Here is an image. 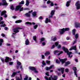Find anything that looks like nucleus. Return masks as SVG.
<instances>
[{
    "instance_id": "1",
    "label": "nucleus",
    "mask_w": 80,
    "mask_h": 80,
    "mask_svg": "<svg viewBox=\"0 0 80 80\" xmlns=\"http://www.w3.org/2000/svg\"><path fill=\"white\" fill-rule=\"evenodd\" d=\"M62 48V50H63L64 51L65 53H67L68 55V57L69 58H72V55L70 56V54H72V52H69V51H68V49L65 48V47H63Z\"/></svg>"
},
{
    "instance_id": "2",
    "label": "nucleus",
    "mask_w": 80,
    "mask_h": 80,
    "mask_svg": "<svg viewBox=\"0 0 80 80\" xmlns=\"http://www.w3.org/2000/svg\"><path fill=\"white\" fill-rule=\"evenodd\" d=\"M44 78L46 80H51V78L52 79V80H57V76L54 75L52 77V76H51V77H49V79L47 77L45 76Z\"/></svg>"
},
{
    "instance_id": "3",
    "label": "nucleus",
    "mask_w": 80,
    "mask_h": 80,
    "mask_svg": "<svg viewBox=\"0 0 80 80\" xmlns=\"http://www.w3.org/2000/svg\"><path fill=\"white\" fill-rule=\"evenodd\" d=\"M22 29H23V28H21L19 27H17L16 28H15L13 30L14 32H15V33H12V34L13 35H15V34H16V33H18V32H19V31H18V30H22Z\"/></svg>"
},
{
    "instance_id": "4",
    "label": "nucleus",
    "mask_w": 80,
    "mask_h": 80,
    "mask_svg": "<svg viewBox=\"0 0 80 80\" xmlns=\"http://www.w3.org/2000/svg\"><path fill=\"white\" fill-rule=\"evenodd\" d=\"M70 30V29L68 28H66L65 29L63 28L62 29H60L59 32L61 34H63L64 32L68 31V30Z\"/></svg>"
},
{
    "instance_id": "5",
    "label": "nucleus",
    "mask_w": 80,
    "mask_h": 80,
    "mask_svg": "<svg viewBox=\"0 0 80 80\" xmlns=\"http://www.w3.org/2000/svg\"><path fill=\"white\" fill-rule=\"evenodd\" d=\"M3 20V17H0V25H0V27H4L6 26V24H3L4 23V22L3 21L1 22V20Z\"/></svg>"
},
{
    "instance_id": "6",
    "label": "nucleus",
    "mask_w": 80,
    "mask_h": 80,
    "mask_svg": "<svg viewBox=\"0 0 80 80\" xmlns=\"http://www.w3.org/2000/svg\"><path fill=\"white\" fill-rule=\"evenodd\" d=\"M29 68L31 70L34 71V72L36 73H38V71L36 70V68L34 67H29Z\"/></svg>"
},
{
    "instance_id": "7",
    "label": "nucleus",
    "mask_w": 80,
    "mask_h": 80,
    "mask_svg": "<svg viewBox=\"0 0 80 80\" xmlns=\"http://www.w3.org/2000/svg\"><path fill=\"white\" fill-rule=\"evenodd\" d=\"M6 13H7V11H2L1 12V16H3V15H4V17L5 18L7 17V15L6 14Z\"/></svg>"
},
{
    "instance_id": "8",
    "label": "nucleus",
    "mask_w": 80,
    "mask_h": 80,
    "mask_svg": "<svg viewBox=\"0 0 80 80\" xmlns=\"http://www.w3.org/2000/svg\"><path fill=\"white\" fill-rule=\"evenodd\" d=\"M75 6L76 7V9L77 10H78L80 9V2L78 1L75 4Z\"/></svg>"
},
{
    "instance_id": "9",
    "label": "nucleus",
    "mask_w": 80,
    "mask_h": 80,
    "mask_svg": "<svg viewBox=\"0 0 80 80\" xmlns=\"http://www.w3.org/2000/svg\"><path fill=\"white\" fill-rule=\"evenodd\" d=\"M21 7L20 5H19L16 6V10H19L20 9V12L21 11H23V8H21Z\"/></svg>"
},
{
    "instance_id": "10",
    "label": "nucleus",
    "mask_w": 80,
    "mask_h": 80,
    "mask_svg": "<svg viewBox=\"0 0 80 80\" xmlns=\"http://www.w3.org/2000/svg\"><path fill=\"white\" fill-rule=\"evenodd\" d=\"M7 3L5 0H2V3L0 2V6L1 5H7Z\"/></svg>"
},
{
    "instance_id": "11",
    "label": "nucleus",
    "mask_w": 80,
    "mask_h": 80,
    "mask_svg": "<svg viewBox=\"0 0 80 80\" xmlns=\"http://www.w3.org/2000/svg\"><path fill=\"white\" fill-rule=\"evenodd\" d=\"M57 53H59L58 54V55H60V54H62V53H63V51H55L54 52V53L55 54V55H56Z\"/></svg>"
},
{
    "instance_id": "12",
    "label": "nucleus",
    "mask_w": 80,
    "mask_h": 80,
    "mask_svg": "<svg viewBox=\"0 0 80 80\" xmlns=\"http://www.w3.org/2000/svg\"><path fill=\"white\" fill-rule=\"evenodd\" d=\"M55 11L54 10H52L50 13L51 15L49 16V18H52L53 17V15L55 14Z\"/></svg>"
},
{
    "instance_id": "13",
    "label": "nucleus",
    "mask_w": 80,
    "mask_h": 80,
    "mask_svg": "<svg viewBox=\"0 0 80 80\" xmlns=\"http://www.w3.org/2000/svg\"><path fill=\"white\" fill-rule=\"evenodd\" d=\"M59 59L61 62L62 65L64 63L66 62V61L67 60V59H60V58H59Z\"/></svg>"
},
{
    "instance_id": "14",
    "label": "nucleus",
    "mask_w": 80,
    "mask_h": 80,
    "mask_svg": "<svg viewBox=\"0 0 80 80\" xmlns=\"http://www.w3.org/2000/svg\"><path fill=\"white\" fill-rule=\"evenodd\" d=\"M72 50H74L75 51H77V46H73L71 48L69 49L70 51H71Z\"/></svg>"
},
{
    "instance_id": "15",
    "label": "nucleus",
    "mask_w": 80,
    "mask_h": 80,
    "mask_svg": "<svg viewBox=\"0 0 80 80\" xmlns=\"http://www.w3.org/2000/svg\"><path fill=\"white\" fill-rule=\"evenodd\" d=\"M73 70L74 71L75 75H76V77H77V72H76L77 70V68L76 67H73Z\"/></svg>"
},
{
    "instance_id": "16",
    "label": "nucleus",
    "mask_w": 80,
    "mask_h": 80,
    "mask_svg": "<svg viewBox=\"0 0 80 80\" xmlns=\"http://www.w3.org/2000/svg\"><path fill=\"white\" fill-rule=\"evenodd\" d=\"M74 25L76 28H78L80 27V23L78 22H76L74 23Z\"/></svg>"
},
{
    "instance_id": "17",
    "label": "nucleus",
    "mask_w": 80,
    "mask_h": 80,
    "mask_svg": "<svg viewBox=\"0 0 80 80\" xmlns=\"http://www.w3.org/2000/svg\"><path fill=\"white\" fill-rule=\"evenodd\" d=\"M33 12V10H31V11H29L28 13H26L25 15L27 17H30V13H31Z\"/></svg>"
},
{
    "instance_id": "18",
    "label": "nucleus",
    "mask_w": 80,
    "mask_h": 80,
    "mask_svg": "<svg viewBox=\"0 0 80 80\" xmlns=\"http://www.w3.org/2000/svg\"><path fill=\"white\" fill-rule=\"evenodd\" d=\"M5 62H8L9 61H11L12 60L11 59H10L8 57H6L5 59Z\"/></svg>"
},
{
    "instance_id": "19",
    "label": "nucleus",
    "mask_w": 80,
    "mask_h": 80,
    "mask_svg": "<svg viewBox=\"0 0 80 80\" xmlns=\"http://www.w3.org/2000/svg\"><path fill=\"white\" fill-rule=\"evenodd\" d=\"M20 72V71H18L17 72H14L12 73V75H11L12 77H15V75L17 74V73H19Z\"/></svg>"
},
{
    "instance_id": "20",
    "label": "nucleus",
    "mask_w": 80,
    "mask_h": 80,
    "mask_svg": "<svg viewBox=\"0 0 80 80\" xmlns=\"http://www.w3.org/2000/svg\"><path fill=\"white\" fill-rule=\"evenodd\" d=\"M51 22V20L50 19H48V18H46L45 22L46 23H47L48 22Z\"/></svg>"
},
{
    "instance_id": "21",
    "label": "nucleus",
    "mask_w": 80,
    "mask_h": 80,
    "mask_svg": "<svg viewBox=\"0 0 80 80\" xmlns=\"http://www.w3.org/2000/svg\"><path fill=\"white\" fill-rule=\"evenodd\" d=\"M53 67V66H51L50 67H47L46 68V70H50V69H52V68Z\"/></svg>"
},
{
    "instance_id": "22",
    "label": "nucleus",
    "mask_w": 80,
    "mask_h": 80,
    "mask_svg": "<svg viewBox=\"0 0 80 80\" xmlns=\"http://www.w3.org/2000/svg\"><path fill=\"white\" fill-rule=\"evenodd\" d=\"M57 40V38L55 37H52L51 38V40H52V41H54V42H55V41H56Z\"/></svg>"
},
{
    "instance_id": "23",
    "label": "nucleus",
    "mask_w": 80,
    "mask_h": 80,
    "mask_svg": "<svg viewBox=\"0 0 80 80\" xmlns=\"http://www.w3.org/2000/svg\"><path fill=\"white\" fill-rule=\"evenodd\" d=\"M17 64L18 66H17V69H18V66L20 65H21V62H19L18 61H17Z\"/></svg>"
},
{
    "instance_id": "24",
    "label": "nucleus",
    "mask_w": 80,
    "mask_h": 80,
    "mask_svg": "<svg viewBox=\"0 0 80 80\" xmlns=\"http://www.w3.org/2000/svg\"><path fill=\"white\" fill-rule=\"evenodd\" d=\"M25 23L26 24H29V25H32H32H35V23L33 22H32V23H31V22H26Z\"/></svg>"
},
{
    "instance_id": "25",
    "label": "nucleus",
    "mask_w": 80,
    "mask_h": 80,
    "mask_svg": "<svg viewBox=\"0 0 80 80\" xmlns=\"http://www.w3.org/2000/svg\"><path fill=\"white\" fill-rule=\"evenodd\" d=\"M69 64H70V62L69 61L66 62L65 63V64L64 66H67L68 65H69Z\"/></svg>"
},
{
    "instance_id": "26",
    "label": "nucleus",
    "mask_w": 80,
    "mask_h": 80,
    "mask_svg": "<svg viewBox=\"0 0 80 80\" xmlns=\"http://www.w3.org/2000/svg\"><path fill=\"white\" fill-rule=\"evenodd\" d=\"M50 54V52H47L46 53H45L44 54L45 56H47V55H48Z\"/></svg>"
},
{
    "instance_id": "27",
    "label": "nucleus",
    "mask_w": 80,
    "mask_h": 80,
    "mask_svg": "<svg viewBox=\"0 0 80 80\" xmlns=\"http://www.w3.org/2000/svg\"><path fill=\"white\" fill-rule=\"evenodd\" d=\"M33 39L36 43H37V37L35 36H33Z\"/></svg>"
},
{
    "instance_id": "28",
    "label": "nucleus",
    "mask_w": 80,
    "mask_h": 80,
    "mask_svg": "<svg viewBox=\"0 0 80 80\" xmlns=\"http://www.w3.org/2000/svg\"><path fill=\"white\" fill-rule=\"evenodd\" d=\"M25 44L27 45H29V41L28 39H27L25 41Z\"/></svg>"
},
{
    "instance_id": "29",
    "label": "nucleus",
    "mask_w": 80,
    "mask_h": 80,
    "mask_svg": "<svg viewBox=\"0 0 80 80\" xmlns=\"http://www.w3.org/2000/svg\"><path fill=\"white\" fill-rule=\"evenodd\" d=\"M64 70H65V68H61L60 70L61 71V73L63 74V72H64Z\"/></svg>"
},
{
    "instance_id": "30",
    "label": "nucleus",
    "mask_w": 80,
    "mask_h": 80,
    "mask_svg": "<svg viewBox=\"0 0 80 80\" xmlns=\"http://www.w3.org/2000/svg\"><path fill=\"white\" fill-rule=\"evenodd\" d=\"M20 77L21 78V79H20L18 77H16V80H22V75L20 74Z\"/></svg>"
},
{
    "instance_id": "31",
    "label": "nucleus",
    "mask_w": 80,
    "mask_h": 80,
    "mask_svg": "<svg viewBox=\"0 0 80 80\" xmlns=\"http://www.w3.org/2000/svg\"><path fill=\"white\" fill-rule=\"evenodd\" d=\"M32 16H33V17H35L37 15V13L36 12H32Z\"/></svg>"
},
{
    "instance_id": "32",
    "label": "nucleus",
    "mask_w": 80,
    "mask_h": 80,
    "mask_svg": "<svg viewBox=\"0 0 80 80\" xmlns=\"http://www.w3.org/2000/svg\"><path fill=\"white\" fill-rule=\"evenodd\" d=\"M70 1H68L66 4V7H69L70 6Z\"/></svg>"
},
{
    "instance_id": "33",
    "label": "nucleus",
    "mask_w": 80,
    "mask_h": 80,
    "mask_svg": "<svg viewBox=\"0 0 80 80\" xmlns=\"http://www.w3.org/2000/svg\"><path fill=\"white\" fill-rule=\"evenodd\" d=\"M22 22V20H19L17 21H16L15 22V23H21Z\"/></svg>"
},
{
    "instance_id": "34",
    "label": "nucleus",
    "mask_w": 80,
    "mask_h": 80,
    "mask_svg": "<svg viewBox=\"0 0 80 80\" xmlns=\"http://www.w3.org/2000/svg\"><path fill=\"white\" fill-rule=\"evenodd\" d=\"M3 39H0V46L2 45V43H3Z\"/></svg>"
},
{
    "instance_id": "35",
    "label": "nucleus",
    "mask_w": 80,
    "mask_h": 80,
    "mask_svg": "<svg viewBox=\"0 0 80 80\" xmlns=\"http://www.w3.org/2000/svg\"><path fill=\"white\" fill-rule=\"evenodd\" d=\"M26 5L27 6H28L29 5V1H28V0H26Z\"/></svg>"
},
{
    "instance_id": "36",
    "label": "nucleus",
    "mask_w": 80,
    "mask_h": 80,
    "mask_svg": "<svg viewBox=\"0 0 80 80\" xmlns=\"http://www.w3.org/2000/svg\"><path fill=\"white\" fill-rule=\"evenodd\" d=\"M75 31H76V30L75 29H74L73 30H72V34L73 35H75Z\"/></svg>"
},
{
    "instance_id": "37",
    "label": "nucleus",
    "mask_w": 80,
    "mask_h": 80,
    "mask_svg": "<svg viewBox=\"0 0 80 80\" xmlns=\"http://www.w3.org/2000/svg\"><path fill=\"white\" fill-rule=\"evenodd\" d=\"M11 9L12 10H13L15 8H14V7L13 6V5H12L11 7Z\"/></svg>"
},
{
    "instance_id": "38",
    "label": "nucleus",
    "mask_w": 80,
    "mask_h": 80,
    "mask_svg": "<svg viewBox=\"0 0 80 80\" xmlns=\"http://www.w3.org/2000/svg\"><path fill=\"white\" fill-rule=\"evenodd\" d=\"M78 37V34H76L75 35V38H77Z\"/></svg>"
},
{
    "instance_id": "39",
    "label": "nucleus",
    "mask_w": 80,
    "mask_h": 80,
    "mask_svg": "<svg viewBox=\"0 0 80 80\" xmlns=\"http://www.w3.org/2000/svg\"><path fill=\"white\" fill-rule=\"evenodd\" d=\"M21 4H24V1H22L20 2L19 3V5H21Z\"/></svg>"
},
{
    "instance_id": "40",
    "label": "nucleus",
    "mask_w": 80,
    "mask_h": 80,
    "mask_svg": "<svg viewBox=\"0 0 80 80\" xmlns=\"http://www.w3.org/2000/svg\"><path fill=\"white\" fill-rule=\"evenodd\" d=\"M50 6H51V7L53 6V2H51L50 6H49V7H50Z\"/></svg>"
},
{
    "instance_id": "41",
    "label": "nucleus",
    "mask_w": 80,
    "mask_h": 80,
    "mask_svg": "<svg viewBox=\"0 0 80 80\" xmlns=\"http://www.w3.org/2000/svg\"><path fill=\"white\" fill-rule=\"evenodd\" d=\"M56 62L57 63H60V61H58V59L56 60Z\"/></svg>"
},
{
    "instance_id": "42",
    "label": "nucleus",
    "mask_w": 80,
    "mask_h": 80,
    "mask_svg": "<svg viewBox=\"0 0 80 80\" xmlns=\"http://www.w3.org/2000/svg\"><path fill=\"white\" fill-rule=\"evenodd\" d=\"M44 40H45V38H42L41 39V42H43V41H44Z\"/></svg>"
},
{
    "instance_id": "43",
    "label": "nucleus",
    "mask_w": 80,
    "mask_h": 80,
    "mask_svg": "<svg viewBox=\"0 0 80 80\" xmlns=\"http://www.w3.org/2000/svg\"><path fill=\"white\" fill-rule=\"evenodd\" d=\"M37 27H38V25H35L34 26V29H36Z\"/></svg>"
},
{
    "instance_id": "44",
    "label": "nucleus",
    "mask_w": 80,
    "mask_h": 80,
    "mask_svg": "<svg viewBox=\"0 0 80 80\" xmlns=\"http://www.w3.org/2000/svg\"><path fill=\"white\" fill-rule=\"evenodd\" d=\"M55 44L56 47H57L58 45V42H56L55 43Z\"/></svg>"
},
{
    "instance_id": "45",
    "label": "nucleus",
    "mask_w": 80,
    "mask_h": 80,
    "mask_svg": "<svg viewBox=\"0 0 80 80\" xmlns=\"http://www.w3.org/2000/svg\"><path fill=\"white\" fill-rule=\"evenodd\" d=\"M46 63L48 64H50V61L47 60L46 61Z\"/></svg>"
},
{
    "instance_id": "46",
    "label": "nucleus",
    "mask_w": 80,
    "mask_h": 80,
    "mask_svg": "<svg viewBox=\"0 0 80 80\" xmlns=\"http://www.w3.org/2000/svg\"><path fill=\"white\" fill-rule=\"evenodd\" d=\"M13 62H9V65H13Z\"/></svg>"
},
{
    "instance_id": "47",
    "label": "nucleus",
    "mask_w": 80,
    "mask_h": 80,
    "mask_svg": "<svg viewBox=\"0 0 80 80\" xmlns=\"http://www.w3.org/2000/svg\"><path fill=\"white\" fill-rule=\"evenodd\" d=\"M46 75H47V76H49V73H48V72H47L46 73Z\"/></svg>"
},
{
    "instance_id": "48",
    "label": "nucleus",
    "mask_w": 80,
    "mask_h": 80,
    "mask_svg": "<svg viewBox=\"0 0 80 80\" xmlns=\"http://www.w3.org/2000/svg\"><path fill=\"white\" fill-rule=\"evenodd\" d=\"M65 71L66 72H68V68L65 69Z\"/></svg>"
},
{
    "instance_id": "49",
    "label": "nucleus",
    "mask_w": 80,
    "mask_h": 80,
    "mask_svg": "<svg viewBox=\"0 0 80 80\" xmlns=\"http://www.w3.org/2000/svg\"><path fill=\"white\" fill-rule=\"evenodd\" d=\"M50 3H51V1L50 0H48L47 2V4H49Z\"/></svg>"
},
{
    "instance_id": "50",
    "label": "nucleus",
    "mask_w": 80,
    "mask_h": 80,
    "mask_svg": "<svg viewBox=\"0 0 80 80\" xmlns=\"http://www.w3.org/2000/svg\"><path fill=\"white\" fill-rule=\"evenodd\" d=\"M42 64L43 65H45V63L44 61H42Z\"/></svg>"
},
{
    "instance_id": "51",
    "label": "nucleus",
    "mask_w": 80,
    "mask_h": 80,
    "mask_svg": "<svg viewBox=\"0 0 80 80\" xmlns=\"http://www.w3.org/2000/svg\"><path fill=\"white\" fill-rule=\"evenodd\" d=\"M0 59H1V60L2 61V62H4V60L3 58H0Z\"/></svg>"
},
{
    "instance_id": "52",
    "label": "nucleus",
    "mask_w": 80,
    "mask_h": 80,
    "mask_svg": "<svg viewBox=\"0 0 80 80\" xmlns=\"http://www.w3.org/2000/svg\"><path fill=\"white\" fill-rule=\"evenodd\" d=\"M41 56L42 57V59H44V58H45V56L43 55H42Z\"/></svg>"
},
{
    "instance_id": "53",
    "label": "nucleus",
    "mask_w": 80,
    "mask_h": 80,
    "mask_svg": "<svg viewBox=\"0 0 80 80\" xmlns=\"http://www.w3.org/2000/svg\"><path fill=\"white\" fill-rule=\"evenodd\" d=\"M24 80H28V77H27L24 79Z\"/></svg>"
},
{
    "instance_id": "54",
    "label": "nucleus",
    "mask_w": 80,
    "mask_h": 80,
    "mask_svg": "<svg viewBox=\"0 0 80 80\" xmlns=\"http://www.w3.org/2000/svg\"><path fill=\"white\" fill-rule=\"evenodd\" d=\"M54 48H55V45H53L51 47V48L52 49Z\"/></svg>"
},
{
    "instance_id": "55",
    "label": "nucleus",
    "mask_w": 80,
    "mask_h": 80,
    "mask_svg": "<svg viewBox=\"0 0 80 80\" xmlns=\"http://www.w3.org/2000/svg\"><path fill=\"white\" fill-rule=\"evenodd\" d=\"M2 36V37H5V34H4L3 33H2L1 34Z\"/></svg>"
},
{
    "instance_id": "56",
    "label": "nucleus",
    "mask_w": 80,
    "mask_h": 80,
    "mask_svg": "<svg viewBox=\"0 0 80 80\" xmlns=\"http://www.w3.org/2000/svg\"><path fill=\"white\" fill-rule=\"evenodd\" d=\"M60 47H61V45H58V48H60Z\"/></svg>"
},
{
    "instance_id": "57",
    "label": "nucleus",
    "mask_w": 80,
    "mask_h": 80,
    "mask_svg": "<svg viewBox=\"0 0 80 80\" xmlns=\"http://www.w3.org/2000/svg\"><path fill=\"white\" fill-rule=\"evenodd\" d=\"M46 43L45 42H43L42 43V45H45Z\"/></svg>"
},
{
    "instance_id": "58",
    "label": "nucleus",
    "mask_w": 80,
    "mask_h": 80,
    "mask_svg": "<svg viewBox=\"0 0 80 80\" xmlns=\"http://www.w3.org/2000/svg\"><path fill=\"white\" fill-rule=\"evenodd\" d=\"M75 61L76 62H78V59H75Z\"/></svg>"
},
{
    "instance_id": "59",
    "label": "nucleus",
    "mask_w": 80,
    "mask_h": 80,
    "mask_svg": "<svg viewBox=\"0 0 80 80\" xmlns=\"http://www.w3.org/2000/svg\"><path fill=\"white\" fill-rule=\"evenodd\" d=\"M76 42H77V41L76 40H75L74 41V42H73V45H74V44H75V43H76Z\"/></svg>"
},
{
    "instance_id": "60",
    "label": "nucleus",
    "mask_w": 80,
    "mask_h": 80,
    "mask_svg": "<svg viewBox=\"0 0 80 80\" xmlns=\"http://www.w3.org/2000/svg\"><path fill=\"white\" fill-rule=\"evenodd\" d=\"M4 29L5 30H7L8 29V28L7 27H5L4 28Z\"/></svg>"
},
{
    "instance_id": "61",
    "label": "nucleus",
    "mask_w": 80,
    "mask_h": 80,
    "mask_svg": "<svg viewBox=\"0 0 80 80\" xmlns=\"http://www.w3.org/2000/svg\"><path fill=\"white\" fill-rule=\"evenodd\" d=\"M13 18H17V17H16V16H13Z\"/></svg>"
},
{
    "instance_id": "62",
    "label": "nucleus",
    "mask_w": 80,
    "mask_h": 80,
    "mask_svg": "<svg viewBox=\"0 0 80 80\" xmlns=\"http://www.w3.org/2000/svg\"><path fill=\"white\" fill-rule=\"evenodd\" d=\"M63 77H65V74H63L62 75Z\"/></svg>"
},
{
    "instance_id": "63",
    "label": "nucleus",
    "mask_w": 80,
    "mask_h": 80,
    "mask_svg": "<svg viewBox=\"0 0 80 80\" xmlns=\"http://www.w3.org/2000/svg\"><path fill=\"white\" fill-rule=\"evenodd\" d=\"M43 18H42V17L41 16L39 17V19H42Z\"/></svg>"
},
{
    "instance_id": "64",
    "label": "nucleus",
    "mask_w": 80,
    "mask_h": 80,
    "mask_svg": "<svg viewBox=\"0 0 80 80\" xmlns=\"http://www.w3.org/2000/svg\"><path fill=\"white\" fill-rule=\"evenodd\" d=\"M78 80H80V77H78Z\"/></svg>"
}]
</instances>
